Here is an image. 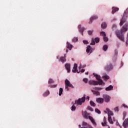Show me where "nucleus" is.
Listing matches in <instances>:
<instances>
[{
    "label": "nucleus",
    "instance_id": "a878e982",
    "mask_svg": "<svg viewBox=\"0 0 128 128\" xmlns=\"http://www.w3.org/2000/svg\"><path fill=\"white\" fill-rule=\"evenodd\" d=\"M98 84H99L100 86H102V79H99V80H98Z\"/></svg>",
    "mask_w": 128,
    "mask_h": 128
},
{
    "label": "nucleus",
    "instance_id": "7ed1b4c3",
    "mask_svg": "<svg viewBox=\"0 0 128 128\" xmlns=\"http://www.w3.org/2000/svg\"><path fill=\"white\" fill-rule=\"evenodd\" d=\"M84 102H86V95H84L82 98H79L77 100H76L75 104H77V106H82Z\"/></svg>",
    "mask_w": 128,
    "mask_h": 128
},
{
    "label": "nucleus",
    "instance_id": "bf43d9fd",
    "mask_svg": "<svg viewBox=\"0 0 128 128\" xmlns=\"http://www.w3.org/2000/svg\"><path fill=\"white\" fill-rule=\"evenodd\" d=\"M112 120H113V122H116V118H113Z\"/></svg>",
    "mask_w": 128,
    "mask_h": 128
},
{
    "label": "nucleus",
    "instance_id": "6ab92c4d",
    "mask_svg": "<svg viewBox=\"0 0 128 128\" xmlns=\"http://www.w3.org/2000/svg\"><path fill=\"white\" fill-rule=\"evenodd\" d=\"M112 88H114V86L112 85H110L109 86L106 88V92H108L110 90H112Z\"/></svg>",
    "mask_w": 128,
    "mask_h": 128
},
{
    "label": "nucleus",
    "instance_id": "37998d69",
    "mask_svg": "<svg viewBox=\"0 0 128 128\" xmlns=\"http://www.w3.org/2000/svg\"><path fill=\"white\" fill-rule=\"evenodd\" d=\"M96 80H100V76H98V75H97V76H96Z\"/></svg>",
    "mask_w": 128,
    "mask_h": 128
},
{
    "label": "nucleus",
    "instance_id": "5fc2aeb1",
    "mask_svg": "<svg viewBox=\"0 0 128 128\" xmlns=\"http://www.w3.org/2000/svg\"><path fill=\"white\" fill-rule=\"evenodd\" d=\"M51 88H56V85H53L52 86H51Z\"/></svg>",
    "mask_w": 128,
    "mask_h": 128
},
{
    "label": "nucleus",
    "instance_id": "1a4fd4ad",
    "mask_svg": "<svg viewBox=\"0 0 128 128\" xmlns=\"http://www.w3.org/2000/svg\"><path fill=\"white\" fill-rule=\"evenodd\" d=\"M64 66L68 72H70V64H66Z\"/></svg>",
    "mask_w": 128,
    "mask_h": 128
},
{
    "label": "nucleus",
    "instance_id": "2eb2a0df",
    "mask_svg": "<svg viewBox=\"0 0 128 128\" xmlns=\"http://www.w3.org/2000/svg\"><path fill=\"white\" fill-rule=\"evenodd\" d=\"M88 119L90 120V122H92V124H94V126H96V122L94 119V118L92 116H89Z\"/></svg>",
    "mask_w": 128,
    "mask_h": 128
},
{
    "label": "nucleus",
    "instance_id": "a19ab883",
    "mask_svg": "<svg viewBox=\"0 0 128 128\" xmlns=\"http://www.w3.org/2000/svg\"><path fill=\"white\" fill-rule=\"evenodd\" d=\"M104 42H108V38L106 37V36H105L104 37Z\"/></svg>",
    "mask_w": 128,
    "mask_h": 128
},
{
    "label": "nucleus",
    "instance_id": "f03ea898",
    "mask_svg": "<svg viewBox=\"0 0 128 128\" xmlns=\"http://www.w3.org/2000/svg\"><path fill=\"white\" fill-rule=\"evenodd\" d=\"M128 8L125 10L124 12V14L122 17V18L120 24V26H122V24H124L126 22V18H128Z\"/></svg>",
    "mask_w": 128,
    "mask_h": 128
},
{
    "label": "nucleus",
    "instance_id": "f257e3e1",
    "mask_svg": "<svg viewBox=\"0 0 128 128\" xmlns=\"http://www.w3.org/2000/svg\"><path fill=\"white\" fill-rule=\"evenodd\" d=\"M128 29V24H125L121 29L120 31L119 30H116V34L118 36V38L120 40H122V42H124V35L122 34V32H127Z\"/></svg>",
    "mask_w": 128,
    "mask_h": 128
},
{
    "label": "nucleus",
    "instance_id": "ddd939ff",
    "mask_svg": "<svg viewBox=\"0 0 128 128\" xmlns=\"http://www.w3.org/2000/svg\"><path fill=\"white\" fill-rule=\"evenodd\" d=\"M66 54H64V57L60 58V61L62 63L66 62Z\"/></svg>",
    "mask_w": 128,
    "mask_h": 128
},
{
    "label": "nucleus",
    "instance_id": "2f4dec72",
    "mask_svg": "<svg viewBox=\"0 0 128 128\" xmlns=\"http://www.w3.org/2000/svg\"><path fill=\"white\" fill-rule=\"evenodd\" d=\"M54 80L52 78H50L48 80V84H54Z\"/></svg>",
    "mask_w": 128,
    "mask_h": 128
},
{
    "label": "nucleus",
    "instance_id": "7c9ffc66",
    "mask_svg": "<svg viewBox=\"0 0 128 128\" xmlns=\"http://www.w3.org/2000/svg\"><path fill=\"white\" fill-rule=\"evenodd\" d=\"M94 40H95L96 44H98V42H100V38H94Z\"/></svg>",
    "mask_w": 128,
    "mask_h": 128
},
{
    "label": "nucleus",
    "instance_id": "49530a36",
    "mask_svg": "<svg viewBox=\"0 0 128 128\" xmlns=\"http://www.w3.org/2000/svg\"><path fill=\"white\" fill-rule=\"evenodd\" d=\"M88 109L89 110H90V112H92L94 110L90 106H88Z\"/></svg>",
    "mask_w": 128,
    "mask_h": 128
},
{
    "label": "nucleus",
    "instance_id": "f704fd0d",
    "mask_svg": "<svg viewBox=\"0 0 128 128\" xmlns=\"http://www.w3.org/2000/svg\"><path fill=\"white\" fill-rule=\"evenodd\" d=\"M62 88H60L59 90V96H62Z\"/></svg>",
    "mask_w": 128,
    "mask_h": 128
},
{
    "label": "nucleus",
    "instance_id": "0e129e2a",
    "mask_svg": "<svg viewBox=\"0 0 128 128\" xmlns=\"http://www.w3.org/2000/svg\"><path fill=\"white\" fill-rule=\"evenodd\" d=\"M108 128H110V126H108Z\"/></svg>",
    "mask_w": 128,
    "mask_h": 128
},
{
    "label": "nucleus",
    "instance_id": "dca6fc26",
    "mask_svg": "<svg viewBox=\"0 0 128 128\" xmlns=\"http://www.w3.org/2000/svg\"><path fill=\"white\" fill-rule=\"evenodd\" d=\"M86 52L87 54L90 53V54H91V52H92V48L90 46H88L86 50Z\"/></svg>",
    "mask_w": 128,
    "mask_h": 128
},
{
    "label": "nucleus",
    "instance_id": "69168bd1",
    "mask_svg": "<svg viewBox=\"0 0 128 128\" xmlns=\"http://www.w3.org/2000/svg\"><path fill=\"white\" fill-rule=\"evenodd\" d=\"M78 68H80V67L79 66Z\"/></svg>",
    "mask_w": 128,
    "mask_h": 128
},
{
    "label": "nucleus",
    "instance_id": "a18cd8bd",
    "mask_svg": "<svg viewBox=\"0 0 128 128\" xmlns=\"http://www.w3.org/2000/svg\"><path fill=\"white\" fill-rule=\"evenodd\" d=\"M83 43L84 44H88V40H83Z\"/></svg>",
    "mask_w": 128,
    "mask_h": 128
},
{
    "label": "nucleus",
    "instance_id": "58836bf2",
    "mask_svg": "<svg viewBox=\"0 0 128 128\" xmlns=\"http://www.w3.org/2000/svg\"><path fill=\"white\" fill-rule=\"evenodd\" d=\"M126 112H124L123 113V120L126 118Z\"/></svg>",
    "mask_w": 128,
    "mask_h": 128
},
{
    "label": "nucleus",
    "instance_id": "b1692460",
    "mask_svg": "<svg viewBox=\"0 0 128 128\" xmlns=\"http://www.w3.org/2000/svg\"><path fill=\"white\" fill-rule=\"evenodd\" d=\"M102 78H103L104 80H110V76L108 75H104L102 76Z\"/></svg>",
    "mask_w": 128,
    "mask_h": 128
},
{
    "label": "nucleus",
    "instance_id": "a211bd4d",
    "mask_svg": "<svg viewBox=\"0 0 128 128\" xmlns=\"http://www.w3.org/2000/svg\"><path fill=\"white\" fill-rule=\"evenodd\" d=\"M98 18V16H92L90 20L89 24H92V20H96Z\"/></svg>",
    "mask_w": 128,
    "mask_h": 128
},
{
    "label": "nucleus",
    "instance_id": "8fccbe9b",
    "mask_svg": "<svg viewBox=\"0 0 128 128\" xmlns=\"http://www.w3.org/2000/svg\"><path fill=\"white\" fill-rule=\"evenodd\" d=\"M128 33L127 34V40H126V46H128Z\"/></svg>",
    "mask_w": 128,
    "mask_h": 128
},
{
    "label": "nucleus",
    "instance_id": "c9c22d12",
    "mask_svg": "<svg viewBox=\"0 0 128 128\" xmlns=\"http://www.w3.org/2000/svg\"><path fill=\"white\" fill-rule=\"evenodd\" d=\"M88 32L89 36H92V32H94V30H88Z\"/></svg>",
    "mask_w": 128,
    "mask_h": 128
},
{
    "label": "nucleus",
    "instance_id": "473e14b6",
    "mask_svg": "<svg viewBox=\"0 0 128 128\" xmlns=\"http://www.w3.org/2000/svg\"><path fill=\"white\" fill-rule=\"evenodd\" d=\"M94 94H96V96H100V93L98 92L94 91Z\"/></svg>",
    "mask_w": 128,
    "mask_h": 128
},
{
    "label": "nucleus",
    "instance_id": "338daca9",
    "mask_svg": "<svg viewBox=\"0 0 128 128\" xmlns=\"http://www.w3.org/2000/svg\"><path fill=\"white\" fill-rule=\"evenodd\" d=\"M92 92H94V90H92Z\"/></svg>",
    "mask_w": 128,
    "mask_h": 128
},
{
    "label": "nucleus",
    "instance_id": "864d4df0",
    "mask_svg": "<svg viewBox=\"0 0 128 128\" xmlns=\"http://www.w3.org/2000/svg\"><path fill=\"white\" fill-rule=\"evenodd\" d=\"M86 100H90V96H88L86 97Z\"/></svg>",
    "mask_w": 128,
    "mask_h": 128
},
{
    "label": "nucleus",
    "instance_id": "20e7f679",
    "mask_svg": "<svg viewBox=\"0 0 128 128\" xmlns=\"http://www.w3.org/2000/svg\"><path fill=\"white\" fill-rule=\"evenodd\" d=\"M68 86L70 88H74L72 84H70V82L68 79H66L65 80V88L67 92H68Z\"/></svg>",
    "mask_w": 128,
    "mask_h": 128
},
{
    "label": "nucleus",
    "instance_id": "5701e85b",
    "mask_svg": "<svg viewBox=\"0 0 128 128\" xmlns=\"http://www.w3.org/2000/svg\"><path fill=\"white\" fill-rule=\"evenodd\" d=\"M108 121L109 122L110 124H114V122L112 121V116H108Z\"/></svg>",
    "mask_w": 128,
    "mask_h": 128
},
{
    "label": "nucleus",
    "instance_id": "4d7b16f0",
    "mask_svg": "<svg viewBox=\"0 0 128 128\" xmlns=\"http://www.w3.org/2000/svg\"><path fill=\"white\" fill-rule=\"evenodd\" d=\"M93 74H94V76H96V78L98 76V74H94V73Z\"/></svg>",
    "mask_w": 128,
    "mask_h": 128
},
{
    "label": "nucleus",
    "instance_id": "72a5a7b5",
    "mask_svg": "<svg viewBox=\"0 0 128 128\" xmlns=\"http://www.w3.org/2000/svg\"><path fill=\"white\" fill-rule=\"evenodd\" d=\"M78 38H74L72 39V42H78Z\"/></svg>",
    "mask_w": 128,
    "mask_h": 128
},
{
    "label": "nucleus",
    "instance_id": "13d9d810",
    "mask_svg": "<svg viewBox=\"0 0 128 128\" xmlns=\"http://www.w3.org/2000/svg\"><path fill=\"white\" fill-rule=\"evenodd\" d=\"M116 126H120V123H118V121L116 122Z\"/></svg>",
    "mask_w": 128,
    "mask_h": 128
},
{
    "label": "nucleus",
    "instance_id": "4be33fe9",
    "mask_svg": "<svg viewBox=\"0 0 128 128\" xmlns=\"http://www.w3.org/2000/svg\"><path fill=\"white\" fill-rule=\"evenodd\" d=\"M66 48H68V50H72V44H70V43H68V42H67Z\"/></svg>",
    "mask_w": 128,
    "mask_h": 128
},
{
    "label": "nucleus",
    "instance_id": "052dcab7",
    "mask_svg": "<svg viewBox=\"0 0 128 128\" xmlns=\"http://www.w3.org/2000/svg\"><path fill=\"white\" fill-rule=\"evenodd\" d=\"M66 52H68V49L66 50Z\"/></svg>",
    "mask_w": 128,
    "mask_h": 128
},
{
    "label": "nucleus",
    "instance_id": "3c124183",
    "mask_svg": "<svg viewBox=\"0 0 128 128\" xmlns=\"http://www.w3.org/2000/svg\"><path fill=\"white\" fill-rule=\"evenodd\" d=\"M114 112H118V107H116L114 109Z\"/></svg>",
    "mask_w": 128,
    "mask_h": 128
},
{
    "label": "nucleus",
    "instance_id": "423d86ee",
    "mask_svg": "<svg viewBox=\"0 0 128 128\" xmlns=\"http://www.w3.org/2000/svg\"><path fill=\"white\" fill-rule=\"evenodd\" d=\"M72 72H78V74H80V72L78 70V64H74Z\"/></svg>",
    "mask_w": 128,
    "mask_h": 128
},
{
    "label": "nucleus",
    "instance_id": "cd10ccee",
    "mask_svg": "<svg viewBox=\"0 0 128 128\" xmlns=\"http://www.w3.org/2000/svg\"><path fill=\"white\" fill-rule=\"evenodd\" d=\"M90 106H94V107L96 106V103H94L93 101L90 100Z\"/></svg>",
    "mask_w": 128,
    "mask_h": 128
},
{
    "label": "nucleus",
    "instance_id": "4468645a",
    "mask_svg": "<svg viewBox=\"0 0 128 128\" xmlns=\"http://www.w3.org/2000/svg\"><path fill=\"white\" fill-rule=\"evenodd\" d=\"M96 102H98V104H104V98H97L96 99Z\"/></svg>",
    "mask_w": 128,
    "mask_h": 128
},
{
    "label": "nucleus",
    "instance_id": "bb28decb",
    "mask_svg": "<svg viewBox=\"0 0 128 128\" xmlns=\"http://www.w3.org/2000/svg\"><path fill=\"white\" fill-rule=\"evenodd\" d=\"M90 44L92 46H94V44H96V41L94 40V38H92V42L90 43Z\"/></svg>",
    "mask_w": 128,
    "mask_h": 128
},
{
    "label": "nucleus",
    "instance_id": "ea45409f",
    "mask_svg": "<svg viewBox=\"0 0 128 128\" xmlns=\"http://www.w3.org/2000/svg\"><path fill=\"white\" fill-rule=\"evenodd\" d=\"M100 34H102V36H104H104H106V32H100Z\"/></svg>",
    "mask_w": 128,
    "mask_h": 128
},
{
    "label": "nucleus",
    "instance_id": "4c0bfd02",
    "mask_svg": "<svg viewBox=\"0 0 128 128\" xmlns=\"http://www.w3.org/2000/svg\"><path fill=\"white\" fill-rule=\"evenodd\" d=\"M95 112H96L97 114H100V110L98 109V108H96L95 109Z\"/></svg>",
    "mask_w": 128,
    "mask_h": 128
},
{
    "label": "nucleus",
    "instance_id": "c756f323",
    "mask_svg": "<svg viewBox=\"0 0 128 128\" xmlns=\"http://www.w3.org/2000/svg\"><path fill=\"white\" fill-rule=\"evenodd\" d=\"M108 47L107 45H104L103 46V50H104V52H106V50H108Z\"/></svg>",
    "mask_w": 128,
    "mask_h": 128
},
{
    "label": "nucleus",
    "instance_id": "c03bdc74",
    "mask_svg": "<svg viewBox=\"0 0 128 128\" xmlns=\"http://www.w3.org/2000/svg\"><path fill=\"white\" fill-rule=\"evenodd\" d=\"M76 106H74V105H73L72 106V110H76Z\"/></svg>",
    "mask_w": 128,
    "mask_h": 128
},
{
    "label": "nucleus",
    "instance_id": "f8f14e48",
    "mask_svg": "<svg viewBox=\"0 0 128 128\" xmlns=\"http://www.w3.org/2000/svg\"><path fill=\"white\" fill-rule=\"evenodd\" d=\"M89 84L92 85V86H98V82L94 81V80H90L89 81Z\"/></svg>",
    "mask_w": 128,
    "mask_h": 128
},
{
    "label": "nucleus",
    "instance_id": "9d476101",
    "mask_svg": "<svg viewBox=\"0 0 128 128\" xmlns=\"http://www.w3.org/2000/svg\"><path fill=\"white\" fill-rule=\"evenodd\" d=\"M122 126L124 128H128V118L124 120L122 124Z\"/></svg>",
    "mask_w": 128,
    "mask_h": 128
},
{
    "label": "nucleus",
    "instance_id": "aec40b11",
    "mask_svg": "<svg viewBox=\"0 0 128 128\" xmlns=\"http://www.w3.org/2000/svg\"><path fill=\"white\" fill-rule=\"evenodd\" d=\"M102 124L103 126H106V116H104V122L102 123Z\"/></svg>",
    "mask_w": 128,
    "mask_h": 128
},
{
    "label": "nucleus",
    "instance_id": "412c9836",
    "mask_svg": "<svg viewBox=\"0 0 128 128\" xmlns=\"http://www.w3.org/2000/svg\"><path fill=\"white\" fill-rule=\"evenodd\" d=\"M119 8L116 7L112 8V13L114 14L116 12H118Z\"/></svg>",
    "mask_w": 128,
    "mask_h": 128
},
{
    "label": "nucleus",
    "instance_id": "79ce46f5",
    "mask_svg": "<svg viewBox=\"0 0 128 128\" xmlns=\"http://www.w3.org/2000/svg\"><path fill=\"white\" fill-rule=\"evenodd\" d=\"M88 80L86 78H84L83 79V82H85V84H88Z\"/></svg>",
    "mask_w": 128,
    "mask_h": 128
},
{
    "label": "nucleus",
    "instance_id": "603ef678",
    "mask_svg": "<svg viewBox=\"0 0 128 128\" xmlns=\"http://www.w3.org/2000/svg\"><path fill=\"white\" fill-rule=\"evenodd\" d=\"M115 56H118V50H115Z\"/></svg>",
    "mask_w": 128,
    "mask_h": 128
},
{
    "label": "nucleus",
    "instance_id": "09e8293b",
    "mask_svg": "<svg viewBox=\"0 0 128 128\" xmlns=\"http://www.w3.org/2000/svg\"><path fill=\"white\" fill-rule=\"evenodd\" d=\"M96 90H102V88H96Z\"/></svg>",
    "mask_w": 128,
    "mask_h": 128
},
{
    "label": "nucleus",
    "instance_id": "6e6d98bb",
    "mask_svg": "<svg viewBox=\"0 0 128 128\" xmlns=\"http://www.w3.org/2000/svg\"><path fill=\"white\" fill-rule=\"evenodd\" d=\"M80 72H84V69H82L80 71Z\"/></svg>",
    "mask_w": 128,
    "mask_h": 128
},
{
    "label": "nucleus",
    "instance_id": "f3484780",
    "mask_svg": "<svg viewBox=\"0 0 128 128\" xmlns=\"http://www.w3.org/2000/svg\"><path fill=\"white\" fill-rule=\"evenodd\" d=\"M106 112H107L108 114V116H114V112H112L110 110V109L106 108Z\"/></svg>",
    "mask_w": 128,
    "mask_h": 128
},
{
    "label": "nucleus",
    "instance_id": "39448f33",
    "mask_svg": "<svg viewBox=\"0 0 128 128\" xmlns=\"http://www.w3.org/2000/svg\"><path fill=\"white\" fill-rule=\"evenodd\" d=\"M103 98L105 102H110V97L108 94H103Z\"/></svg>",
    "mask_w": 128,
    "mask_h": 128
},
{
    "label": "nucleus",
    "instance_id": "680f3d73",
    "mask_svg": "<svg viewBox=\"0 0 128 128\" xmlns=\"http://www.w3.org/2000/svg\"><path fill=\"white\" fill-rule=\"evenodd\" d=\"M85 74H86L88 75V72H86Z\"/></svg>",
    "mask_w": 128,
    "mask_h": 128
},
{
    "label": "nucleus",
    "instance_id": "c85d7f7f",
    "mask_svg": "<svg viewBox=\"0 0 128 128\" xmlns=\"http://www.w3.org/2000/svg\"><path fill=\"white\" fill-rule=\"evenodd\" d=\"M48 94H50V91H46L44 94L43 96H48Z\"/></svg>",
    "mask_w": 128,
    "mask_h": 128
},
{
    "label": "nucleus",
    "instance_id": "6e6552de",
    "mask_svg": "<svg viewBox=\"0 0 128 128\" xmlns=\"http://www.w3.org/2000/svg\"><path fill=\"white\" fill-rule=\"evenodd\" d=\"M78 28L79 30V32H80L82 36L84 34V28L82 27L81 24H79L78 26Z\"/></svg>",
    "mask_w": 128,
    "mask_h": 128
},
{
    "label": "nucleus",
    "instance_id": "de8ad7c7",
    "mask_svg": "<svg viewBox=\"0 0 128 128\" xmlns=\"http://www.w3.org/2000/svg\"><path fill=\"white\" fill-rule=\"evenodd\" d=\"M122 106H124V108H128V106H126V104H122Z\"/></svg>",
    "mask_w": 128,
    "mask_h": 128
},
{
    "label": "nucleus",
    "instance_id": "e433bc0d",
    "mask_svg": "<svg viewBox=\"0 0 128 128\" xmlns=\"http://www.w3.org/2000/svg\"><path fill=\"white\" fill-rule=\"evenodd\" d=\"M112 30H116V25L114 24L112 26Z\"/></svg>",
    "mask_w": 128,
    "mask_h": 128
},
{
    "label": "nucleus",
    "instance_id": "e2e57ef3",
    "mask_svg": "<svg viewBox=\"0 0 128 128\" xmlns=\"http://www.w3.org/2000/svg\"><path fill=\"white\" fill-rule=\"evenodd\" d=\"M80 126H80V124L79 125V128H80Z\"/></svg>",
    "mask_w": 128,
    "mask_h": 128
},
{
    "label": "nucleus",
    "instance_id": "393cba45",
    "mask_svg": "<svg viewBox=\"0 0 128 128\" xmlns=\"http://www.w3.org/2000/svg\"><path fill=\"white\" fill-rule=\"evenodd\" d=\"M106 26H107V25L106 22H102L101 24V27L102 28H106Z\"/></svg>",
    "mask_w": 128,
    "mask_h": 128
},
{
    "label": "nucleus",
    "instance_id": "9b49d317",
    "mask_svg": "<svg viewBox=\"0 0 128 128\" xmlns=\"http://www.w3.org/2000/svg\"><path fill=\"white\" fill-rule=\"evenodd\" d=\"M84 118H86V120H88V117L90 116V114L88 113V112L86 111H85L84 112H82V114Z\"/></svg>",
    "mask_w": 128,
    "mask_h": 128
},
{
    "label": "nucleus",
    "instance_id": "0eeeda50",
    "mask_svg": "<svg viewBox=\"0 0 128 128\" xmlns=\"http://www.w3.org/2000/svg\"><path fill=\"white\" fill-rule=\"evenodd\" d=\"M112 68H113L112 65L111 64H109L108 65H107L105 67V70L107 72H110V70H112Z\"/></svg>",
    "mask_w": 128,
    "mask_h": 128
}]
</instances>
